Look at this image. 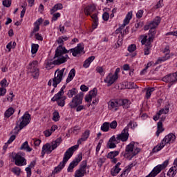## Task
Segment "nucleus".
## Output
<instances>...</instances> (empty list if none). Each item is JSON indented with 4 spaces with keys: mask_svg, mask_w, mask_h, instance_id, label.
<instances>
[{
    "mask_svg": "<svg viewBox=\"0 0 177 177\" xmlns=\"http://www.w3.org/2000/svg\"><path fill=\"white\" fill-rule=\"evenodd\" d=\"M84 50V44H79L77 46L74 48H71L70 50L66 49V47L62 46H59L56 50L54 56L55 59L53 62H48L46 65V68L49 67V66H52V64H54V66H60V64H63V63H66L67 62L68 59H70L68 55L66 53H72L73 56L75 57L77 55H80V53H82Z\"/></svg>",
    "mask_w": 177,
    "mask_h": 177,
    "instance_id": "obj_1",
    "label": "nucleus"
},
{
    "mask_svg": "<svg viewBox=\"0 0 177 177\" xmlns=\"http://www.w3.org/2000/svg\"><path fill=\"white\" fill-rule=\"evenodd\" d=\"M78 147H79V145H76L68 149L64 155L62 162H61L59 164V165L54 169L53 171L50 176H48V177H55V175H56V174H59V172H60V171L63 169V167H66V164H67V161H68V160H70V158L73 157V154H74V151H75L78 149Z\"/></svg>",
    "mask_w": 177,
    "mask_h": 177,
    "instance_id": "obj_2",
    "label": "nucleus"
},
{
    "mask_svg": "<svg viewBox=\"0 0 177 177\" xmlns=\"http://www.w3.org/2000/svg\"><path fill=\"white\" fill-rule=\"evenodd\" d=\"M31 120V115L28 113V112H26L24 115L21 117L18 121H17L16 127L12 130L11 133H14V135H17L23 128H26L28 124H30Z\"/></svg>",
    "mask_w": 177,
    "mask_h": 177,
    "instance_id": "obj_3",
    "label": "nucleus"
},
{
    "mask_svg": "<svg viewBox=\"0 0 177 177\" xmlns=\"http://www.w3.org/2000/svg\"><path fill=\"white\" fill-rule=\"evenodd\" d=\"M160 23H161V18L160 17H156L152 21L144 27L145 31L149 30L148 34L149 41H153V39H154V37H156V28L158 27Z\"/></svg>",
    "mask_w": 177,
    "mask_h": 177,
    "instance_id": "obj_4",
    "label": "nucleus"
},
{
    "mask_svg": "<svg viewBox=\"0 0 177 177\" xmlns=\"http://www.w3.org/2000/svg\"><path fill=\"white\" fill-rule=\"evenodd\" d=\"M176 140V136L175 134L170 133L167 136H166L160 143L158 144L153 149V153H158L160 150H162L165 147V145H171V143H174Z\"/></svg>",
    "mask_w": 177,
    "mask_h": 177,
    "instance_id": "obj_5",
    "label": "nucleus"
},
{
    "mask_svg": "<svg viewBox=\"0 0 177 177\" xmlns=\"http://www.w3.org/2000/svg\"><path fill=\"white\" fill-rule=\"evenodd\" d=\"M140 152V149L136 147L135 148V142H131L126 147V149L124 152L122 153V155L124 158H129V160H132L135 156Z\"/></svg>",
    "mask_w": 177,
    "mask_h": 177,
    "instance_id": "obj_6",
    "label": "nucleus"
},
{
    "mask_svg": "<svg viewBox=\"0 0 177 177\" xmlns=\"http://www.w3.org/2000/svg\"><path fill=\"white\" fill-rule=\"evenodd\" d=\"M66 70V68H63L62 70L57 69L55 72L54 78L53 80H50L48 82V85L49 86H52V82H53V86L55 88H57V85L62 82L63 80V75L64 74V71Z\"/></svg>",
    "mask_w": 177,
    "mask_h": 177,
    "instance_id": "obj_7",
    "label": "nucleus"
},
{
    "mask_svg": "<svg viewBox=\"0 0 177 177\" xmlns=\"http://www.w3.org/2000/svg\"><path fill=\"white\" fill-rule=\"evenodd\" d=\"M64 89H66V85H64L61 88V90L51 99L52 102H57L59 107H64V104H66V96H63L64 95Z\"/></svg>",
    "mask_w": 177,
    "mask_h": 177,
    "instance_id": "obj_8",
    "label": "nucleus"
},
{
    "mask_svg": "<svg viewBox=\"0 0 177 177\" xmlns=\"http://www.w3.org/2000/svg\"><path fill=\"white\" fill-rule=\"evenodd\" d=\"M84 99V93L80 92L77 94L72 100L69 102L68 106L71 109H76L80 104H82V100Z\"/></svg>",
    "mask_w": 177,
    "mask_h": 177,
    "instance_id": "obj_9",
    "label": "nucleus"
},
{
    "mask_svg": "<svg viewBox=\"0 0 177 177\" xmlns=\"http://www.w3.org/2000/svg\"><path fill=\"white\" fill-rule=\"evenodd\" d=\"M24 157V153L19 152L15 156H12V158L15 162V165L17 167H23V165H27V160Z\"/></svg>",
    "mask_w": 177,
    "mask_h": 177,
    "instance_id": "obj_10",
    "label": "nucleus"
},
{
    "mask_svg": "<svg viewBox=\"0 0 177 177\" xmlns=\"http://www.w3.org/2000/svg\"><path fill=\"white\" fill-rule=\"evenodd\" d=\"M141 37L142 38L141 40L142 45H145L144 55L147 56V55H150V48H151V42H153V40H150L149 38L147 39V35H142Z\"/></svg>",
    "mask_w": 177,
    "mask_h": 177,
    "instance_id": "obj_11",
    "label": "nucleus"
},
{
    "mask_svg": "<svg viewBox=\"0 0 177 177\" xmlns=\"http://www.w3.org/2000/svg\"><path fill=\"white\" fill-rule=\"evenodd\" d=\"M29 73H31L32 77L35 78L39 75V69L38 68V61L35 60L30 62L28 66Z\"/></svg>",
    "mask_w": 177,
    "mask_h": 177,
    "instance_id": "obj_12",
    "label": "nucleus"
},
{
    "mask_svg": "<svg viewBox=\"0 0 177 177\" xmlns=\"http://www.w3.org/2000/svg\"><path fill=\"white\" fill-rule=\"evenodd\" d=\"M86 160H83L80 165L79 169L75 171V177H83L86 174Z\"/></svg>",
    "mask_w": 177,
    "mask_h": 177,
    "instance_id": "obj_13",
    "label": "nucleus"
},
{
    "mask_svg": "<svg viewBox=\"0 0 177 177\" xmlns=\"http://www.w3.org/2000/svg\"><path fill=\"white\" fill-rule=\"evenodd\" d=\"M129 131H128V127H126L121 132V133L118 134L116 138V140L118 142H127L128 140V138H129Z\"/></svg>",
    "mask_w": 177,
    "mask_h": 177,
    "instance_id": "obj_14",
    "label": "nucleus"
},
{
    "mask_svg": "<svg viewBox=\"0 0 177 177\" xmlns=\"http://www.w3.org/2000/svg\"><path fill=\"white\" fill-rule=\"evenodd\" d=\"M82 160V153H80L77 156V157H76L69 165L67 171L68 172H73V170L74 169V168H75V167H77V165H78V164H80V162H81V161Z\"/></svg>",
    "mask_w": 177,
    "mask_h": 177,
    "instance_id": "obj_15",
    "label": "nucleus"
},
{
    "mask_svg": "<svg viewBox=\"0 0 177 177\" xmlns=\"http://www.w3.org/2000/svg\"><path fill=\"white\" fill-rule=\"evenodd\" d=\"M168 164H169V162L168 160H165L162 165H158L155 167L151 172L153 173L155 176H157L162 169H165V168L168 167Z\"/></svg>",
    "mask_w": 177,
    "mask_h": 177,
    "instance_id": "obj_16",
    "label": "nucleus"
},
{
    "mask_svg": "<svg viewBox=\"0 0 177 177\" xmlns=\"http://www.w3.org/2000/svg\"><path fill=\"white\" fill-rule=\"evenodd\" d=\"M162 81H163V82H169V84H175V82L177 81V71L176 73L165 75L162 79Z\"/></svg>",
    "mask_w": 177,
    "mask_h": 177,
    "instance_id": "obj_17",
    "label": "nucleus"
},
{
    "mask_svg": "<svg viewBox=\"0 0 177 177\" xmlns=\"http://www.w3.org/2000/svg\"><path fill=\"white\" fill-rule=\"evenodd\" d=\"M117 80H118V77H116L115 75H113V73H110L104 79V82L107 84V86H111V85H113V84H114Z\"/></svg>",
    "mask_w": 177,
    "mask_h": 177,
    "instance_id": "obj_18",
    "label": "nucleus"
},
{
    "mask_svg": "<svg viewBox=\"0 0 177 177\" xmlns=\"http://www.w3.org/2000/svg\"><path fill=\"white\" fill-rule=\"evenodd\" d=\"M163 53L165 54V56L160 57L158 59V60L156 62V64H160V63H162V62H166V60H168L171 58V56L169 55V48L166 47L163 50Z\"/></svg>",
    "mask_w": 177,
    "mask_h": 177,
    "instance_id": "obj_19",
    "label": "nucleus"
},
{
    "mask_svg": "<svg viewBox=\"0 0 177 177\" xmlns=\"http://www.w3.org/2000/svg\"><path fill=\"white\" fill-rule=\"evenodd\" d=\"M120 143L115 138V136H113L108 141L106 144L107 149H115L117 144Z\"/></svg>",
    "mask_w": 177,
    "mask_h": 177,
    "instance_id": "obj_20",
    "label": "nucleus"
},
{
    "mask_svg": "<svg viewBox=\"0 0 177 177\" xmlns=\"http://www.w3.org/2000/svg\"><path fill=\"white\" fill-rule=\"evenodd\" d=\"M53 150H52V147L50 144L46 143L42 147L41 149V157H44L45 156V153L46 154H50Z\"/></svg>",
    "mask_w": 177,
    "mask_h": 177,
    "instance_id": "obj_21",
    "label": "nucleus"
},
{
    "mask_svg": "<svg viewBox=\"0 0 177 177\" xmlns=\"http://www.w3.org/2000/svg\"><path fill=\"white\" fill-rule=\"evenodd\" d=\"M109 109H115V110H117V107H120V102L118 100H113L110 101L109 103Z\"/></svg>",
    "mask_w": 177,
    "mask_h": 177,
    "instance_id": "obj_22",
    "label": "nucleus"
},
{
    "mask_svg": "<svg viewBox=\"0 0 177 177\" xmlns=\"http://www.w3.org/2000/svg\"><path fill=\"white\" fill-rule=\"evenodd\" d=\"M119 106H123L124 109H129V104L131 102L127 99H119Z\"/></svg>",
    "mask_w": 177,
    "mask_h": 177,
    "instance_id": "obj_23",
    "label": "nucleus"
},
{
    "mask_svg": "<svg viewBox=\"0 0 177 177\" xmlns=\"http://www.w3.org/2000/svg\"><path fill=\"white\" fill-rule=\"evenodd\" d=\"M60 143H62V138L60 137L53 141L50 145L52 150L57 149L58 146H60Z\"/></svg>",
    "mask_w": 177,
    "mask_h": 177,
    "instance_id": "obj_24",
    "label": "nucleus"
},
{
    "mask_svg": "<svg viewBox=\"0 0 177 177\" xmlns=\"http://www.w3.org/2000/svg\"><path fill=\"white\" fill-rule=\"evenodd\" d=\"M177 174V167L176 166L172 167L168 171L166 177H174Z\"/></svg>",
    "mask_w": 177,
    "mask_h": 177,
    "instance_id": "obj_25",
    "label": "nucleus"
},
{
    "mask_svg": "<svg viewBox=\"0 0 177 177\" xmlns=\"http://www.w3.org/2000/svg\"><path fill=\"white\" fill-rule=\"evenodd\" d=\"M95 9L96 8H95L94 6H88L84 8V13L87 16H89L91 13H93V12H95Z\"/></svg>",
    "mask_w": 177,
    "mask_h": 177,
    "instance_id": "obj_26",
    "label": "nucleus"
},
{
    "mask_svg": "<svg viewBox=\"0 0 177 177\" xmlns=\"http://www.w3.org/2000/svg\"><path fill=\"white\" fill-rule=\"evenodd\" d=\"M89 135H91V132L89 131V130H86L83 133L82 138L77 141L78 143H81V141L85 142L86 140H87L88 138H89Z\"/></svg>",
    "mask_w": 177,
    "mask_h": 177,
    "instance_id": "obj_27",
    "label": "nucleus"
},
{
    "mask_svg": "<svg viewBox=\"0 0 177 177\" xmlns=\"http://www.w3.org/2000/svg\"><path fill=\"white\" fill-rule=\"evenodd\" d=\"M94 60H95V56L89 57L84 61L83 67H84V68H88V67L91 66V64L92 63V62H93Z\"/></svg>",
    "mask_w": 177,
    "mask_h": 177,
    "instance_id": "obj_28",
    "label": "nucleus"
},
{
    "mask_svg": "<svg viewBox=\"0 0 177 177\" xmlns=\"http://www.w3.org/2000/svg\"><path fill=\"white\" fill-rule=\"evenodd\" d=\"M62 9H63V4L57 3L51 9L50 13H51V15H53V13H55V12H57V10H62Z\"/></svg>",
    "mask_w": 177,
    "mask_h": 177,
    "instance_id": "obj_29",
    "label": "nucleus"
},
{
    "mask_svg": "<svg viewBox=\"0 0 177 177\" xmlns=\"http://www.w3.org/2000/svg\"><path fill=\"white\" fill-rule=\"evenodd\" d=\"M75 77V69L73 68L68 73V77L66 79V83L68 84L73 78Z\"/></svg>",
    "mask_w": 177,
    "mask_h": 177,
    "instance_id": "obj_30",
    "label": "nucleus"
},
{
    "mask_svg": "<svg viewBox=\"0 0 177 177\" xmlns=\"http://www.w3.org/2000/svg\"><path fill=\"white\" fill-rule=\"evenodd\" d=\"M161 132H164V128H162V122L159 121L158 122L156 136H160V133H161Z\"/></svg>",
    "mask_w": 177,
    "mask_h": 177,
    "instance_id": "obj_31",
    "label": "nucleus"
},
{
    "mask_svg": "<svg viewBox=\"0 0 177 177\" xmlns=\"http://www.w3.org/2000/svg\"><path fill=\"white\" fill-rule=\"evenodd\" d=\"M15 113V109L10 107L8 110L6 111L4 115L7 118H9V117L13 115Z\"/></svg>",
    "mask_w": 177,
    "mask_h": 177,
    "instance_id": "obj_32",
    "label": "nucleus"
},
{
    "mask_svg": "<svg viewBox=\"0 0 177 177\" xmlns=\"http://www.w3.org/2000/svg\"><path fill=\"white\" fill-rule=\"evenodd\" d=\"M21 150H26V151H31L32 149L28 145V142L26 141L22 144V145L20 147Z\"/></svg>",
    "mask_w": 177,
    "mask_h": 177,
    "instance_id": "obj_33",
    "label": "nucleus"
},
{
    "mask_svg": "<svg viewBox=\"0 0 177 177\" xmlns=\"http://www.w3.org/2000/svg\"><path fill=\"white\" fill-rule=\"evenodd\" d=\"M109 129H110V123L105 122L101 126V131L103 132H109Z\"/></svg>",
    "mask_w": 177,
    "mask_h": 177,
    "instance_id": "obj_34",
    "label": "nucleus"
},
{
    "mask_svg": "<svg viewBox=\"0 0 177 177\" xmlns=\"http://www.w3.org/2000/svg\"><path fill=\"white\" fill-rule=\"evenodd\" d=\"M77 93L78 91H77V89L75 88H73L68 91V93H67L68 97L71 99V97H73V96H75Z\"/></svg>",
    "mask_w": 177,
    "mask_h": 177,
    "instance_id": "obj_35",
    "label": "nucleus"
},
{
    "mask_svg": "<svg viewBox=\"0 0 177 177\" xmlns=\"http://www.w3.org/2000/svg\"><path fill=\"white\" fill-rule=\"evenodd\" d=\"M132 167H133V165L131 164L130 165L128 168H127L125 170H124L122 171V173L120 175V177H127L128 176V174H129V172H131V168H132Z\"/></svg>",
    "mask_w": 177,
    "mask_h": 177,
    "instance_id": "obj_36",
    "label": "nucleus"
},
{
    "mask_svg": "<svg viewBox=\"0 0 177 177\" xmlns=\"http://www.w3.org/2000/svg\"><path fill=\"white\" fill-rule=\"evenodd\" d=\"M147 92H146V97L147 99H150V96H151V93L156 91V88L154 87H149L146 88Z\"/></svg>",
    "mask_w": 177,
    "mask_h": 177,
    "instance_id": "obj_37",
    "label": "nucleus"
},
{
    "mask_svg": "<svg viewBox=\"0 0 177 177\" xmlns=\"http://www.w3.org/2000/svg\"><path fill=\"white\" fill-rule=\"evenodd\" d=\"M118 154H120V151H111L108 153L107 158H111V159L115 158V157H117Z\"/></svg>",
    "mask_w": 177,
    "mask_h": 177,
    "instance_id": "obj_38",
    "label": "nucleus"
},
{
    "mask_svg": "<svg viewBox=\"0 0 177 177\" xmlns=\"http://www.w3.org/2000/svg\"><path fill=\"white\" fill-rule=\"evenodd\" d=\"M120 171H121V168L114 167L111 170V174L112 176H116L118 174H120Z\"/></svg>",
    "mask_w": 177,
    "mask_h": 177,
    "instance_id": "obj_39",
    "label": "nucleus"
},
{
    "mask_svg": "<svg viewBox=\"0 0 177 177\" xmlns=\"http://www.w3.org/2000/svg\"><path fill=\"white\" fill-rule=\"evenodd\" d=\"M39 48V45L35 44H32L31 46V53L32 55H35L38 52V49Z\"/></svg>",
    "mask_w": 177,
    "mask_h": 177,
    "instance_id": "obj_40",
    "label": "nucleus"
},
{
    "mask_svg": "<svg viewBox=\"0 0 177 177\" xmlns=\"http://www.w3.org/2000/svg\"><path fill=\"white\" fill-rule=\"evenodd\" d=\"M131 19H132V12H128L125 19L123 21V23H124L125 24H129V21H131Z\"/></svg>",
    "mask_w": 177,
    "mask_h": 177,
    "instance_id": "obj_41",
    "label": "nucleus"
},
{
    "mask_svg": "<svg viewBox=\"0 0 177 177\" xmlns=\"http://www.w3.org/2000/svg\"><path fill=\"white\" fill-rule=\"evenodd\" d=\"M127 127H128V131H129V128H131V129H135V128L138 127V123L135 121L131 120L129 122Z\"/></svg>",
    "mask_w": 177,
    "mask_h": 177,
    "instance_id": "obj_42",
    "label": "nucleus"
},
{
    "mask_svg": "<svg viewBox=\"0 0 177 177\" xmlns=\"http://www.w3.org/2000/svg\"><path fill=\"white\" fill-rule=\"evenodd\" d=\"M34 26L35 27L30 33V37H32L35 32H38V31H39V24H37V22H35Z\"/></svg>",
    "mask_w": 177,
    "mask_h": 177,
    "instance_id": "obj_43",
    "label": "nucleus"
},
{
    "mask_svg": "<svg viewBox=\"0 0 177 177\" xmlns=\"http://www.w3.org/2000/svg\"><path fill=\"white\" fill-rule=\"evenodd\" d=\"M12 172H13L15 175H17V176H19L21 172V169L19 167H15L12 169Z\"/></svg>",
    "mask_w": 177,
    "mask_h": 177,
    "instance_id": "obj_44",
    "label": "nucleus"
},
{
    "mask_svg": "<svg viewBox=\"0 0 177 177\" xmlns=\"http://www.w3.org/2000/svg\"><path fill=\"white\" fill-rule=\"evenodd\" d=\"M90 96L93 99V97H96V96L97 95V89L96 88H94L93 90H91L89 92Z\"/></svg>",
    "mask_w": 177,
    "mask_h": 177,
    "instance_id": "obj_45",
    "label": "nucleus"
},
{
    "mask_svg": "<svg viewBox=\"0 0 177 177\" xmlns=\"http://www.w3.org/2000/svg\"><path fill=\"white\" fill-rule=\"evenodd\" d=\"M53 121H55V122L60 120V115H59V112L57 111H55L53 113Z\"/></svg>",
    "mask_w": 177,
    "mask_h": 177,
    "instance_id": "obj_46",
    "label": "nucleus"
},
{
    "mask_svg": "<svg viewBox=\"0 0 177 177\" xmlns=\"http://www.w3.org/2000/svg\"><path fill=\"white\" fill-rule=\"evenodd\" d=\"M3 5L6 8H10V5H12V0H3Z\"/></svg>",
    "mask_w": 177,
    "mask_h": 177,
    "instance_id": "obj_47",
    "label": "nucleus"
},
{
    "mask_svg": "<svg viewBox=\"0 0 177 177\" xmlns=\"http://www.w3.org/2000/svg\"><path fill=\"white\" fill-rule=\"evenodd\" d=\"M117 125H118V124L117 123V120H113L109 124V128L111 129H115L117 128Z\"/></svg>",
    "mask_w": 177,
    "mask_h": 177,
    "instance_id": "obj_48",
    "label": "nucleus"
},
{
    "mask_svg": "<svg viewBox=\"0 0 177 177\" xmlns=\"http://www.w3.org/2000/svg\"><path fill=\"white\" fill-rule=\"evenodd\" d=\"M135 50H136V45L131 44L128 46V51L130 52V53H132V52H135Z\"/></svg>",
    "mask_w": 177,
    "mask_h": 177,
    "instance_id": "obj_49",
    "label": "nucleus"
},
{
    "mask_svg": "<svg viewBox=\"0 0 177 177\" xmlns=\"http://www.w3.org/2000/svg\"><path fill=\"white\" fill-rule=\"evenodd\" d=\"M159 112H160V114H168V113H169V108L165 106V108L160 109L159 111Z\"/></svg>",
    "mask_w": 177,
    "mask_h": 177,
    "instance_id": "obj_50",
    "label": "nucleus"
},
{
    "mask_svg": "<svg viewBox=\"0 0 177 177\" xmlns=\"http://www.w3.org/2000/svg\"><path fill=\"white\" fill-rule=\"evenodd\" d=\"M7 82H8V80H6V79H3V80H1L0 82V85L1 86V88H6V86H8V85Z\"/></svg>",
    "mask_w": 177,
    "mask_h": 177,
    "instance_id": "obj_51",
    "label": "nucleus"
},
{
    "mask_svg": "<svg viewBox=\"0 0 177 177\" xmlns=\"http://www.w3.org/2000/svg\"><path fill=\"white\" fill-rule=\"evenodd\" d=\"M80 131H81V127H80V126H75L73 128V133H75V135H78Z\"/></svg>",
    "mask_w": 177,
    "mask_h": 177,
    "instance_id": "obj_52",
    "label": "nucleus"
},
{
    "mask_svg": "<svg viewBox=\"0 0 177 177\" xmlns=\"http://www.w3.org/2000/svg\"><path fill=\"white\" fill-rule=\"evenodd\" d=\"M144 11L143 10H139L136 13L137 19H142V16H143Z\"/></svg>",
    "mask_w": 177,
    "mask_h": 177,
    "instance_id": "obj_53",
    "label": "nucleus"
},
{
    "mask_svg": "<svg viewBox=\"0 0 177 177\" xmlns=\"http://www.w3.org/2000/svg\"><path fill=\"white\" fill-rule=\"evenodd\" d=\"M96 71H97V73H99V74H100V75H104V73H103V67L97 66L96 68Z\"/></svg>",
    "mask_w": 177,
    "mask_h": 177,
    "instance_id": "obj_54",
    "label": "nucleus"
},
{
    "mask_svg": "<svg viewBox=\"0 0 177 177\" xmlns=\"http://www.w3.org/2000/svg\"><path fill=\"white\" fill-rule=\"evenodd\" d=\"M91 19H93V23H95V24L99 22V19L97 18V14H93L91 15Z\"/></svg>",
    "mask_w": 177,
    "mask_h": 177,
    "instance_id": "obj_55",
    "label": "nucleus"
},
{
    "mask_svg": "<svg viewBox=\"0 0 177 177\" xmlns=\"http://www.w3.org/2000/svg\"><path fill=\"white\" fill-rule=\"evenodd\" d=\"M103 143V140H100L96 147V153H99L100 151V147H102V144Z\"/></svg>",
    "mask_w": 177,
    "mask_h": 177,
    "instance_id": "obj_56",
    "label": "nucleus"
},
{
    "mask_svg": "<svg viewBox=\"0 0 177 177\" xmlns=\"http://www.w3.org/2000/svg\"><path fill=\"white\" fill-rule=\"evenodd\" d=\"M110 17V15H109L108 12H104L103 15H102V19L104 21H107L109 20Z\"/></svg>",
    "mask_w": 177,
    "mask_h": 177,
    "instance_id": "obj_57",
    "label": "nucleus"
},
{
    "mask_svg": "<svg viewBox=\"0 0 177 177\" xmlns=\"http://www.w3.org/2000/svg\"><path fill=\"white\" fill-rule=\"evenodd\" d=\"M105 162H106V158H100L97 162L98 166L102 167V165H103V163Z\"/></svg>",
    "mask_w": 177,
    "mask_h": 177,
    "instance_id": "obj_58",
    "label": "nucleus"
},
{
    "mask_svg": "<svg viewBox=\"0 0 177 177\" xmlns=\"http://www.w3.org/2000/svg\"><path fill=\"white\" fill-rule=\"evenodd\" d=\"M59 17H60V14L59 12L54 14L52 18V21H56Z\"/></svg>",
    "mask_w": 177,
    "mask_h": 177,
    "instance_id": "obj_59",
    "label": "nucleus"
},
{
    "mask_svg": "<svg viewBox=\"0 0 177 177\" xmlns=\"http://www.w3.org/2000/svg\"><path fill=\"white\" fill-rule=\"evenodd\" d=\"M15 139H16V135H12L7 142L8 145H10V143H12Z\"/></svg>",
    "mask_w": 177,
    "mask_h": 177,
    "instance_id": "obj_60",
    "label": "nucleus"
},
{
    "mask_svg": "<svg viewBox=\"0 0 177 177\" xmlns=\"http://www.w3.org/2000/svg\"><path fill=\"white\" fill-rule=\"evenodd\" d=\"M25 171H26L27 177H31V168L28 167L25 169Z\"/></svg>",
    "mask_w": 177,
    "mask_h": 177,
    "instance_id": "obj_61",
    "label": "nucleus"
},
{
    "mask_svg": "<svg viewBox=\"0 0 177 177\" xmlns=\"http://www.w3.org/2000/svg\"><path fill=\"white\" fill-rule=\"evenodd\" d=\"M6 94V88L1 87L0 88V96H5Z\"/></svg>",
    "mask_w": 177,
    "mask_h": 177,
    "instance_id": "obj_62",
    "label": "nucleus"
},
{
    "mask_svg": "<svg viewBox=\"0 0 177 177\" xmlns=\"http://www.w3.org/2000/svg\"><path fill=\"white\" fill-rule=\"evenodd\" d=\"M44 133L45 136H46V138H48V137L50 136V135H52V131H50V129H47L44 131Z\"/></svg>",
    "mask_w": 177,
    "mask_h": 177,
    "instance_id": "obj_63",
    "label": "nucleus"
},
{
    "mask_svg": "<svg viewBox=\"0 0 177 177\" xmlns=\"http://www.w3.org/2000/svg\"><path fill=\"white\" fill-rule=\"evenodd\" d=\"M92 99V97L89 94L85 96V101L87 102V103H91Z\"/></svg>",
    "mask_w": 177,
    "mask_h": 177,
    "instance_id": "obj_64",
    "label": "nucleus"
}]
</instances>
